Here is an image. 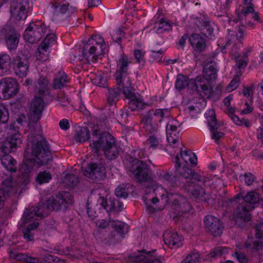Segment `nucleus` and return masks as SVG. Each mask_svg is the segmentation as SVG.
I'll return each instance as SVG.
<instances>
[{"mask_svg":"<svg viewBox=\"0 0 263 263\" xmlns=\"http://www.w3.org/2000/svg\"><path fill=\"white\" fill-rule=\"evenodd\" d=\"M205 194V191L203 188L199 185H195L192 191V196L196 199H200Z\"/></svg>","mask_w":263,"mask_h":263,"instance_id":"6e6d98bb","label":"nucleus"},{"mask_svg":"<svg viewBox=\"0 0 263 263\" xmlns=\"http://www.w3.org/2000/svg\"><path fill=\"white\" fill-rule=\"evenodd\" d=\"M102 132L103 130L97 128L92 130L91 135H90L89 130L87 127H82L76 131L74 139L76 141L80 143L84 142L86 140L89 141L90 142L89 146L91 147V143H92V141L91 140L92 137L93 135L96 136V135L99 134V136H101Z\"/></svg>","mask_w":263,"mask_h":263,"instance_id":"f3484780","label":"nucleus"},{"mask_svg":"<svg viewBox=\"0 0 263 263\" xmlns=\"http://www.w3.org/2000/svg\"><path fill=\"white\" fill-rule=\"evenodd\" d=\"M180 155L182 159L185 163L190 164L194 166L197 164V158L194 153L190 151H183L182 148H181Z\"/></svg>","mask_w":263,"mask_h":263,"instance_id":"e433bc0d","label":"nucleus"},{"mask_svg":"<svg viewBox=\"0 0 263 263\" xmlns=\"http://www.w3.org/2000/svg\"><path fill=\"white\" fill-rule=\"evenodd\" d=\"M17 83L16 81L9 77L5 78L0 81V93L4 99H8L17 92Z\"/></svg>","mask_w":263,"mask_h":263,"instance_id":"f8f14e48","label":"nucleus"},{"mask_svg":"<svg viewBox=\"0 0 263 263\" xmlns=\"http://www.w3.org/2000/svg\"><path fill=\"white\" fill-rule=\"evenodd\" d=\"M236 64L239 68H243L247 65V55L243 53L242 57L238 56L235 58Z\"/></svg>","mask_w":263,"mask_h":263,"instance_id":"13d9d810","label":"nucleus"},{"mask_svg":"<svg viewBox=\"0 0 263 263\" xmlns=\"http://www.w3.org/2000/svg\"><path fill=\"white\" fill-rule=\"evenodd\" d=\"M83 174L92 180L99 181L105 177L106 171L104 166L101 163H90L87 165Z\"/></svg>","mask_w":263,"mask_h":263,"instance_id":"9b49d317","label":"nucleus"},{"mask_svg":"<svg viewBox=\"0 0 263 263\" xmlns=\"http://www.w3.org/2000/svg\"><path fill=\"white\" fill-rule=\"evenodd\" d=\"M44 24L40 22L30 24L25 30L23 36L26 42L31 44L37 42L47 31Z\"/></svg>","mask_w":263,"mask_h":263,"instance_id":"39448f33","label":"nucleus"},{"mask_svg":"<svg viewBox=\"0 0 263 263\" xmlns=\"http://www.w3.org/2000/svg\"><path fill=\"white\" fill-rule=\"evenodd\" d=\"M241 73H237L233 78L229 85L226 87V90L228 92H231L237 88L240 83V77Z\"/></svg>","mask_w":263,"mask_h":263,"instance_id":"8fccbe9b","label":"nucleus"},{"mask_svg":"<svg viewBox=\"0 0 263 263\" xmlns=\"http://www.w3.org/2000/svg\"><path fill=\"white\" fill-rule=\"evenodd\" d=\"M206 118L205 121L211 133V138L214 139V109H210L204 114Z\"/></svg>","mask_w":263,"mask_h":263,"instance_id":"49530a36","label":"nucleus"},{"mask_svg":"<svg viewBox=\"0 0 263 263\" xmlns=\"http://www.w3.org/2000/svg\"><path fill=\"white\" fill-rule=\"evenodd\" d=\"M157 175L161 181L165 182L170 186H177L180 183V181L177 178V175H175V174L172 177L169 173L161 171L157 173Z\"/></svg>","mask_w":263,"mask_h":263,"instance_id":"c85d7f7f","label":"nucleus"},{"mask_svg":"<svg viewBox=\"0 0 263 263\" xmlns=\"http://www.w3.org/2000/svg\"><path fill=\"white\" fill-rule=\"evenodd\" d=\"M44 107L43 99L35 97L30 106V115L28 124L29 134L27 136V145L31 147L33 158L27 159L21 167V171L24 170L26 173L30 172L34 162L43 165L52 160V154L49 149V144L42 135V127L39 122Z\"/></svg>","mask_w":263,"mask_h":263,"instance_id":"f257e3e1","label":"nucleus"},{"mask_svg":"<svg viewBox=\"0 0 263 263\" xmlns=\"http://www.w3.org/2000/svg\"><path fill=\"white\" fill-rule=\"evenodd\" d=\"M240 197H241L242 199L241 202L239 203L246 205L248 206V209L252 210L254 208L253 205L256 203L259 199V195L254 191L248 192L245 196H242L241 194L240 193L236 197V198L240 200Z\"/></svg>","mask_w":263,"mask_h":263,"instance_id":"aec40b11","label":"nucleus"},{"mask_svg":"<svg viewBox=\"0 0 263 263\" xmlns=\"http://www.w3.org/2000/svg\"><path fill=\"white\" fill-rule=\"evenodd\" d=\"M49 54V52L48 50H37L35 53L36 60L42 62L48 59Z\"/></svg>","mask_w":263,"mask_h":263,"instance_id":"680f3d73","label":"nucleus"},{"mask_svg":"<svg viewBox=\"0 0 263 263\" xmlns=\"http://www.w3.org/2000/svg\"><path fill=\"white\" fill-rule=\"evenodd\" d=\"M28 50H22L13 60L14 72L21 78L26 77L29 71V63L28 60L30 58Z\"/></svg>","mask_w":263,"mask_h":263,"instance_id":"423d86ee","label":"nucleus"},{"mask_svg":"<svg viewBox=\"0 0 263 263\" xmlns=\"http://www.w3.org/2000/svg\"><path fill=\"white\" fill-rule=\"evenodd\" d=\"M52 7L54 10V15H58L59 13L64 14L69 11L67 4H64L62 5H52Z\"/></svg>","mask_w":263,"mask_h":263,"instance_id":"4d7b16f0","label":"nucleus"},{"mask_svg":"<svg viewBox=\"0 0 263 263\" xmlns=\"http://www.w3.org/2000/svg\"><path fill=\"white\" fill-rule=\"evenodd\" d=\"M72 199L69 192L62 191L55 196H51L46 201L47 212L49 211H59L65 209L67 205L72 203Z\"/></svg>","mask_w":263,"mask_h":263,"instance_id":"20e7f679","label":"nucleus"},{"mask_svg":"<svg viewBox=\"0 0 263 263\" xmlns=\"http://www.w3.org/2000/svg\"><path fill=\"white\" fill-rule=\"evenodd\" d=\"M51 178V175L49 172H40L36 176V181L40 184H43L48 182Z\"/></svg>","mask_w":263,"mask_h":263,"instance_id":"603ef678","label":"nucleus"},{"mask_svg":"<svg viewBox=\"0 0 263 263\" xmlns=\"http://www.w3.org/2000/svg\"><path fill=\"white\" fill-rule=\"evenodd\" d=\"M251 210L252 209H248L246 205L240 204L236 211L235 216L236 219H240L243 221H250L251 219L250 212Z\"/></svg>","mask_w":263,"mask_h":263,"instance_id":"c9c22d12","label":"nucleus"},{"mask_svg":"<svg viewBox=\"0 0 263 263\" xmlns=\"http://www.w3.org/2000/svg\"><path fill=\"white\" fill-rule=\"evenodd\" d=\"M241 181H244L247 185H251L255 180L253 175L250 173H245L240 176Z\"/></svg>","mask_w":263,"mask_h":263,"instance_id":"052dcab7","label":"nucleus"},{"mask_svg":"<svg viewBox=\"0 0 263 263\" xmlns=\"http://www.w3.org/2000/svg\"><path fill=\"white\" fill-rule=\"evenodd\" d=\"M14 181L12 178H8L3 182V187L0 188V207L7 198L14 196L16 191L14 188Z\"/></svg>","mask_w":263,"mask_h":263,"instance_id":"dca6fc26","label":"nucleus"},{"mask_svg":"<svg viewBox=\"0 0 263 263\" xmlns=\"http://www.w3.org/2000/svg\"><path fill=\"white\" fill-rule=\"evenodd\" d=\"M10 57L7 54L0 55V70H8L10 67Z\"/></svg>","mask_w":263,"mask_h":263,"instance_id":"09e8293b","label":"nucleus"},{"mask_svg":"<svg viewBox=\"0 0 263 263\" xmlns=\"http://www.w3.org/2000/svg\"><path fill=\"white\" fill-rule=\"evenodd\" d=\"M20 34L15 32L8 35L6 39V44L9 49H14L18 43Z\"/></svg>","mask_w":263,"mask_h":263,"instance_id":"ea45409f","label":"nucleus"},{"mask_svg":"<svg viewBox=\"0 0 263 263\" xmlns=\"http://www.w3.org/2000/svg\"><path fill=\"white\" fill-rule=\"evenodd\" d=\"M21 141L17 142L16 140H9L6 139L3 144L0 146V152H3L4 154H9V153L15 152Z\"/></svg>","mask_w":263,"mask_h":263,"instance_id":"2f4dec72","label":"nucleus"},{"mask_svg":"<svg viewBox=\"0 0 263 263\" xmlns=\"http://www.w3.org/2000/svg\"><path fill=\"white\" fill-rule=\"evenodd\" d=\"M109 227L113 229L117 234H121L122 237H123L128 231V226L126 223L120 221H110Z\"/></svg>","mask_w":263,"mask_h":263,"instance_id":"473e14b6","label":"nucleus"},{"mask_svg":"<svg viewBox=\"0 0 263 263\" xmlns=\"http://www.w3.org/2000/svg\"><path fill=\"white\" fill-rule=\"evenodd\" d=\"M9 114L7 108L0 102V122L6 124L9 120Z\"/></svg>","mask_w":263,"mask_h":263,"instance_id":"3c124183","label":"nucleus"},{"mask_svg":"<svg viewBox=\"0 0 263 263\" xmlns=\"http://www.w3.org/2000/svg\"><path fill=\"white\" fill-rule=\"evenodd\" d=\"M47 215V209L43 203L40 202L37 205L27 209L24 211L23 219L24 223L30 220H39Z\"/></svg>","mask_w":263,"mask_h":263,"instance_id":"9d476101","label":"nucleus"},{"mask_svg":"<svg viewBox=\"0 0 263 263\" xmlns=\"http://www.w3.org/2000/svg\"><path fill=\"white\" fill-rule=\"evenodd\" d=\"M107 48L103 37L100 35H92L88 41L81 44L77 49H104Z\"/></svg>","mask_w":263,"mask_h":263,"instance_id":"2eb2a0df","label":"nucleus"},{"mask_svg":"<svg viewBox=\"0 0 263 263\" xmlns=\"http://www.w3.org/2000/svg\"><path fill=\"white\" fill-rule=\"evenodd\" d=\"M144 123L143 128L149 134H154L158 130V124L144 117L142 119Z\"/></svg>","mask_w":263,"mask_h":263,"instance_id":"c03bdc74","label":"nucleus"},{"mask_svg":"<svg viewBox=\"0 0 263 263\" xmlns=\"http://www.w3.org/2000/svg\"><path fill=\"white\" fill-rule=\"evenodd\" d=\"M199 255L198 253H192L189 255L184 260L182 261V263H194L195 262L199 261Z\"/></svg>","mask_w":263,"mask_h":263,"instance_id":"0e129e2a","label":"nucleus"},{"mask_svg":"<svg viewBox=\"0 0 263 263\" xmlns=\"http://www.w3.org/2000/svg\"><path fill=\"white\" fill-rule=\"evenodd\" d=\"M123 237H122L121 234H118L116 232L112 231L107 236V239H106L105 243H115L119 241Z\"/></svg>","mask_w":263,"mask_h":263,"instance_id":"5fc2aeb1","label":"nucleus"},{"mask_svg":"<svg viewBox=\"0 0 263 263\" xmlns=\"http://www.w3.org/2000/svg\"><path fill=\"white\" fill-rule=\"evenodd\" d=\"M237 110L240 115H247L253 111V107L252 103L246 100H241L236 107Z\"/></svg>","mask_w":263,"mask_h":263,"instance_id":"58836bf2","label":"nucleus"},{"mask_svg":"<svg viewBox=\"0 0 263 263\" xmlns=\"http://www.w3.org/2000/svg\"><path fill=\"white\" fill-rule=\"evenodd\" d=\"M57 43V36L54 33L48 34L41 45V49L52 48Z\"/></svg>","mask_w":263,"mask_h":263,"instance_id":"79ce46f5","label":"nucleus"},{"mask_svg":"<svg viewBox=\"0 0 263 263\" xmlns=\"http://www.w3.org/2000/svg\"><path fill=\"white\" fill-rule=\"evenodd\" d=\"M0 161L2 164L8 171L15 172L16 171V161L9 154H4L0 152Z\"/></svg>","mask_w":263,"mask_h":263,"instance_id":"a878e982","label":"nucleus"},{"mask_svg":"<svg viewBox=\"0 0 263 263\" xmlns=\"http://www.w3.org/2000/svg\"><path fill=\"white\" fill-rule=\"evenodd\" d=\"M204 223L208 232L213 233L214 230V216L212 215H206L204 218Z\"/></svg>","mask_w":263,"mask_h":263,"instance_id":"864d4df0","label":"nucleus"},{"mask_svg":"<svg viewBox=\"0 0 263 263\" xmlns=\"http://www.w3.org/2000/svg\"><path fill=\"white\" fill-rule=\"evenodd\" d=\"M189 40L193 48L202 49L206 47V41L204 36L193 34L190 37Z\"/></svg>","mask_w":263,"mask_h":263,"instance_id":"7c9ffc66","label":"nucleus"},{"mask_svg":"<svg viewBox=\"0 0 263 263\" xmlns=\"http://www.w3.org/2000/svg\"><path fill=\"white\" fill-rule=\"evenodd\" d=\"M39 224L38 222H33L23 229V237L26 241L33 240L35 229L37 228Z\"/></svg>","mask_w":263,"mask_h":263,"instance_id":"72a5a7b5","label":"nucleus"},{"mask_svg":"<svg viewBox=\"0 0 263 263\" xmlns=\"http://www.w3.org/2000/svg\"><path fill=\"white\" fill-rule=\"evenodd\" d=\"M131 187L130 184H122L119 185L115 190V194L117 197H123L124 198L127 197Z\"/></svg>","mask_w":263,"mask_h":263,"instance_id":"a18cd8bd","label":"nucleus"},{"mask_svg":"<svg viewBox=\"0 0 263 263\" xmlns=\"http://www.w3.org/2000/svg\"><path fill=\"white\" fill-rule=\"evenodd\" d=\"M129 170L141 183H147L151 180L149 167L143 161L135 159L130 163Z\"/></svg>","mask_w":263,"mask_h":263,"instance_id":"7ed1b4c3","label":"nucleus"},{"mask_svg":"<svg viewBox=\"0 0 263 263\" xmlns=\"http://www.w3.org/2000/svg\"><path fill=\"white\" fill-rule=\"evenodd\" d=\"M93 135L91 144L92 151L98 154L102 149L106 159L109 160L116 159L119 154V147L117 146L113 137L107 132L103 131L101 135Z\"/></svg>","mask_w":263,"mask_h":263,"instance_id":"f03ea898","label":"nucleus"},{"mask_svg":"<svg viewBox=\"0 0 263 263\" xmlns=\"http://www.w3.org/2000/svg\"><path fill=\"white\" fill-rule=\"evenodd\" d=\"M128 106H127L123 110L118 112L116 107H113L112 111H110L109 112V116L110 118H116L118 121L122 119H126L128 115Z\"/></svg>","mask_w":263,"mask_h":263,"instance_id":"37998d69","label":"nucleus"},{"mask_svg":"<svg viewBox=\"0 0 263 263\" xmlns=\"http://www.w3.org/2000/svg\"><path fill=\"white\" fill-rule=\"evenodd\" d=\"M169 116V111L167 109H156L155 110L148 111L144 117L158 124L161 122L163 119L168 118Z\"/></svg>","mask_w":263,"mask_h":263,"instance_id":"4be33fe9","label":"nucleus"},{"mask_svg":"<svg viewBox=\"0 0 263 263\" xmlns=\"http://www.w3.org/2000/svg\"><path fill=\"white\" fill-rule=\"evenodd\" d=\"M254 90V86L253 85L244 87L242 91L243 96L252 98L253 96Z\"/></svg>","mask_w":263,"mask_h":263,"instance_id":"69168bd1","label":"nucleus"},{"mask_svg":"<svg viewBox=\"0 0 263 263\" xmlns=\"http://www.w3.org/2000/svg\"><path fill=\"white\" fill-rule=\"evenodd\" d=\"M70 79L63 71H59L55 75L52 82V87L55 89H60L68 86Z\"/></svg>","mask_w":263,"mask_h":263,"instance_id":"b1692460","label":"nucleus"},{"mask_svg":"<svg viewBox=\"0 0 263 263\" xmlns=\"http://www.w3.org/2000/svg\"><path fill=\"white\" fill-rule=\"evenodd\" d=\"M44 260L48 263H61V261L57 256L51 254H47L44 256ZM62 262H63L62 260Z\"/></svg>","mask_w":263,"mask_h":263,"instance_id":"774afa93","label":"nucleus"},{"mask_svg":"<svg viewBox=\"0 0 263 263\" xmlns=\"http://www.w3.org/2000/svg\"><path fill=\"white\" fill-rule=\"evenodd\" d=\"M123 93L125 97L129 99L128 107L132 111L136 109H142L143 108V103L136 96L132 91V87L129 86L123 87Z\"/></svg>","mask_w":263,"mask_h":263,"instance_id":"a211bd4d","label":"nucleus"},{"mask_svg":"<svg viewBox=\"0 0 263 263\" xmlns=\"http://www.w3.org/2000/svg\"><path fill=\"white\" fill-rule=\"evenodd\" d=\"M177 127L173 124L168 123L166 126L167 140L172 146L179 141V132H176Z\"/></svg>","mask_w":263,"mask_h":263,"instance_id":"393cba45","label":"nucleus"},{"mask_svg":"<svg viewBox=\"0 0 263 263\" xmlns=\"http://www.w3.org/2000/svg\"><path fill=\"white\" fill-rule=\"evenodd\" d=\"M218 48L217 49H226L232 43L229 37L220 39L217 41Z\"/></svg>","mask_w":263,"mask_h":263,"instance_id":"bf43d9fd","label":"nucleus"},{"mask_svg":"<svg viewBox=\"0 0 263 263\" xmlns=\"http://www.w3.org/2000/svg\"><path fill=\"white\" fill-rule=\"evenodd\" d=\"M156 18H155L153 21H155L154 26L152 29L155 32L158 33H161L165 31H169L171 30L172 26L167 22L163 18H160L156 21Z\"/></svg>","mask_w":263,"mask_h":263,"instance_id":"f704fd0d","label":"nucleus"},{"mask_svg":"<svg viewBox=\"0 0 263 263\" xmlns=\"http://www.w3.org/2000/svg\"><path fill=\"white\" fill-rule=\"evenodd\" d=\"M200 78L197 79H191L190 80L187 77L179 74L177 77V79L175 83V87L177 89L181 90L185 88L186 87H188L191 89V87L197 85L196 83H198Z\"/></svg>","mask_w":263,"mask_h":263,"instance_id":"5701e85b","label":"nucleus"},{"mask_svg":"<svg viewBox=\"0 0 263 263\" xmlns=\"http://www.w3.org/2000/svg\"><path fill=\"white\" fill-rule=\"evenodd\" d=\"M200 78L199 82L196 83L197 85L191 87V89L196 90L197 92H202L204 94V97L206 98H212L213 95V88L211 84L208 83V85H206L203 82V78L200 76H198L195 79Z\"/></svg>","mask_w":263,"mask_h":263,"instance_id":"412c9836","label":"nucleus"},{"mask_svg":"<svg viewBox=\"0 0 263 263\" xmlns=\"http://www.w3.org/2000/svg\"><path fill=\"white\" fill-rule=\"evenodd\" d=\"M131 63L127 55L123 54L119 60V68L115 73V77L118 86H123V81L128 74V64Z\"/></svg>","mask_w":263,"mask_h":263,"instance_id":"ddd939ff","label":"nucleus"},{"mask_svg":"<svg viewBox=\"0 0 263 263\" xmlns=\"http://www.w3.org/2000/svg\"><path fill=\"white\" fill-rule=\"evenodd\" d=\"M161 197L163 202L166 204L172 203L175 207H178L182 213L189 212L191 209L190 203L178 194L166 192Z\"/></svg>","mask_w":263,"mask_h":263,"instance_id":"6e6552de","label":"nucleus"},{"mask_svg":"<svg viewBox=\"0 0 263 263\" xmlns=\"http://www.w3.org/2000/svg\"><path fill=\"white\" fill-rule=\"evenodd\" d=\"M121 93V89L118 87L108 89L107 103L111 107H116L117 102L119 100Z\"/></svg>","mask_w":263,"mask_h":263,"instance_id":"c756f323","label":"nucleus"},{"mask_svg":"<svg viewBox=\"0 0 263 263\" xmlns=\"http://www.w3.org/2000/svg\"><path fill=\"white\" fill-rule=\"evenodd\" d=\"M96 50H79L78 55L75 58L84 63H89L90 61L95 62L98 59V55L95 53Z\"/></svg>","mask_w":263,"mask_h":263,"instance_id":"cd10ccee","label":"nucleus"},{"mask_svg":"<svg viewBox=\"0 0 263 263\" xmlns=\"http://www.w3.org/2000/svg\"><path fill=\"white\" fill-rule=\"evenodd\" d=\"M179 158L176 155L174 160L175 163V175L177 178L181 181V178L190 179L193 182L194 181H202L201 177L197 173L193 171L190 167L186 165H182L179 162Z\"/></svg>","mask_w":263,"mask_h":263,"instance_id":"0eeeda50","label":"nucleus"},{"mask_svg":"<svg viewBox=\"0 0 263 263\" xmlns=\"http://www.w3.org/2000/svg\"><path fill=\"white\" fill-rule=\"evenodd\" d=\"M153 253L145 250L135 253L130 257L131 263H161L163 258L156 257L152 254Z\"/></svg>","mask_w":263,"mask_h":263,"instance_id":"4468645a","label":"nucleus"},{"mask_svg":"<svg viewBox=\"0 0 263 263\" xmlns=\"http://www.w3.org/2000/svg\"><path fill=\"white\" fill-rule=\"evenodd\" d=\"M123 36V31L121 29H119L117 30L113 31L111 34V39L115 43L120 44L122 37Z\"/></svg>","mask_w":263,"mask_h":263,"instance_id":"e2e57ef3","label":"nucleus"},{"mask_svg":"<svg viewBox=\"0 0 263 263\" xmlns=\"http://www.w3.org/2000/svg\"><path fill=\"white\" fill-rule=\"evenodd\" d=\"M215 237L220 236L222 233L223 226L219 220H215Z\"/></svg>","mask_w":263,"mask_h":263,"instance_id":"338daca9","label":"nucleus"},{"mask_svg":"<svg viewBox=\"0 0 263 263\" xmlns=\"http://www.w3.org/2000/svg\"><path fill=\"white\" fill-rule=\"evenodd\" d=\"M203 74L205 79L212 84L214 78V64L213 58H209L204 62Z\"/></svg>","mask_w":263,"mask_h":263,"instance_id":"bb28decb","label":"nucleus"},{"mask_svg":"<svg viewBox=\"0 0 263 263\" xmlns=\"http://www.w3.org/2000/svg\"><path fill=\"white\" fill-rule=\"evenodd\" d=\"M63 183L67 187L72 189L77 185L78 179L73 174H68L65 175Z\"/></svg>","mask_w":263,"mask_h":263,"instance_id":"de8ad7c7","label":"nucleus"},{"mask_svg":"<svg viewBox=\"0 0 263 263\" xmlns=\"http://www.w3.org/2000/svg\"><path fill=\"white\" fill-rule=\"evenodd\" d=\"M18 130V127L15 126L14 124H10L9 126H7L6 132L7 136L6 139H8L9 140H16L17 142L21 141Z\"/></svg>","mask_w":263,"mask_h":263,"instance_id":"4c0bfd02","label":"nucleus"},{"mask_svg":"<svg viewBox=\"0 0 263 263\" xmlns=\"http://www.w3.org/2000/svg\"><path fill=\"white\" fill-rule=\"evenodd\" d=\"M49 81L43 77H40L37 80V84L35 85V89L38 93L44 94L48 89Z\"/></svg>","mask_w":263,"mask_h":263,"instance_id":"a19ab883","label":"nucleus"},{"mask_svg":"<svg viewBox=\"0 0 263 263\" xmlns=\"http://www.w3.org/2000/svg\"><path fill=\"white\" fill-rule=\"evenodd\" d=\"M28 8V0H14L10 7L11 19L25 20L27 18Z\"/></svg>","mask_w":263,"mask_h":263,"instance_id":"1a4fd4ad","label":"nucleus"},{"mask_svg":"<svg viewBox=\"0 0 263 263\" xmlns=\"http://www.w3.org/2000/svg\"><path fill=\"white\" fill-rule=\"evenodd\" d=\"M182 237L176 232L166 230L163 234V240L171 248H178L182 245Z\"/></svg>","mask_w":263,"mask_h":263,"instance_id":"6ab92c4d","label":"nucleus"}]
</instances>
